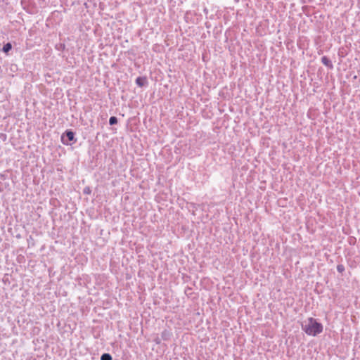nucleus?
<instances>
[{
	"label": "nucleus",
	"mask_w": 360,
	"mask_h": 360,
	"mask_svg": "<svg viewBox=\"0 0 360 360\" xmlns=\"http://www.w3.org/2000/svg\"><path fill=\"white\" fill-rule=\"evenodd\" d=\"M304 332L312 336H316L323 331V326L313 318L308 319V323L302 325Z\"/></svg>",
	"instance_id": "1"
},
{
	"label": "nucleus",
	"mask_w": 360,
	"mask_h": 360,
	"mask_svg": "<svg viewBox=\"0 0 360 360\" xmlns=\"http://www.w3.org/2000/svg\"><path fill=\"white\" fill-rule=\"evenodd\" d=\"M61 141L64 145L69 146L77 142L75 133L71 130H66L61 136Z\"/></svg>",
	"instance_id": "2"
},
{
	"label": "nucleus",
	"mask_w": 360,
	"mask_h": 360,
	"mask_svg": "<svg viewBox=\"0 0 360 360\" xmlns=\"http://www.w3.org/2000/svg\"><path fill=\"white\" fill-rule=\"evenodd\" d=\"M135 82L139 87L147 86L148 84L146 77H138Z\"/></svg>",
	"instance_id": "3"
},
{
	"label": "nucleus",
	"mask_w": 360,
	"mask_h": 360,
	"mask_svg": "<svg viewBox=\"0 0 360 360\" xmlns=\"http://www.w3.org/2000/svg\"><path fill=\"white\" fill-rule=\"evenodd\" d=\"M321 63L329 69L333 68V65L331 60L327 56H323L321 58Z\"/></svg>",
	"instance_id": "4"
},
{
	"label": "nucleus",
	"mask_w": 360,
	"mask_h": 360,
	"mask_svg": "<svg viewBox=\"0 0 360 360\" xmlns=\"http://www.w3.org/2000/svg\"><path fill=\"white\" fill-rule=\"evenodd\" d=\"M12 49V45L10 42H8L6 43V44L4 45L3 46V49H2V51L4 52V53H8V51H10Z\"/></svg>",
	"instance_id": "5"
},
{
	"label": "nucleus",
	"mask_w": 360,
	"mask_h": 360,
	"mask_svg": "<svg viewBox=\"0 0 360 360\" xmlns=\"http://www.w3.org/2000/svg\"><path fill=\"white\" fill-rule=\"evenodd\" d=\"M101 360H112V358L110 354L104 353L101 355Z\"/></svg>",
	"instance_id": "6"
},
{
	"label": "nucleus",
	"mask_w": 360,
	"mask_h": 360,
	"mask_svg": "<svg viewBox=\"0 0 360 360\" xmlns=\"http://www.w3.org/2000/svg\"><path fill=\"white\" fill-rule=\"evenodd\" d=\"M118 120L116 117L112 116L109 119V124L110 125H115L117 123Z\"/></svg>",
	"instance_id": "7"
},
{
	"label": "nucleus",
	"mask_w": 360,
	"mask_h": 360,
	"mask_svg": "<svg viewBox=\"0 0 360 360\" xmlns=\"http://www.w3.org/2000/svg\"><path fill=\"white\" fill-rule=\"evenodd\" d=\"M345 266L343 264H338L337 266V271L339 272V273H343L345 271Z\"/></svg>",
	"instance_id": "8"
},
{
	"label": "nucleus",
	"mask_w": 360,
	"mask_h": 360,
	"mask_svg": "<svg viewBox=\"0 0 360 360\" xmlns=\"http://www.w3.org/2000/svg\"><path fill=\"white\" fill-rule=\"evenodd\" d=\"M84 193H90V189L89 188H85L84 190Z\"/></svg>",
	"instance_id": "9"
}]
</instances>
